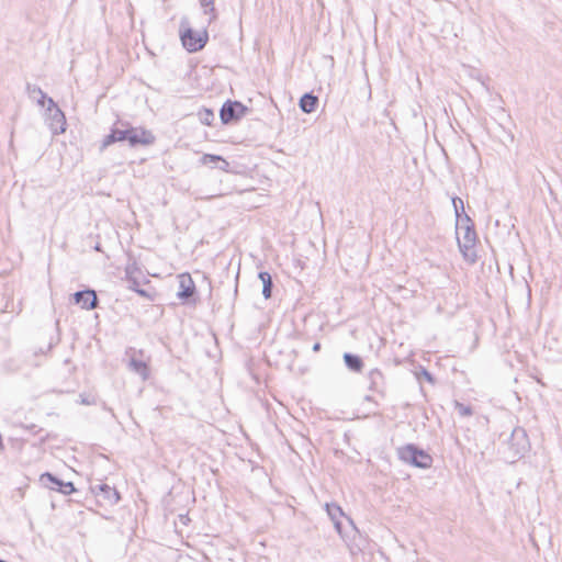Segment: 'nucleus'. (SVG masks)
<instances>
[{"mask_svg":"<svg viewBox=\"0 0 562 562\" xmlns=\"http://www.w3.org/2000/svg\"><path fill=\"white\" fill-rule=\"evenodd\" d=\"M72 299L75 304L80 305L85 310H94L99 303L95 291L91 289L77 291L72 294Z\"/></svg>","mask_w":562,"mask_h":562,"instance_id":"13","label":"nucleus"},{"mask_svg":"<svg viewBox=\"0 0 562 562\" xmlns=\"http://www.w3.org/2000/svg\"><path fill=\"white\" fill-rule=\"evenodd\" d=\"M126 142L131 147L148 146L154 144V134L144 127H135L128 123Z\"/></svg>","mask_w":562,"mask_h":562,"instance_id":"8","label":"nucleus"},{"mask_svg":"<svg viewBox=\"0 0 562 562\" xmlns=\"http://www.w3.org/2000/svg\"><path fill=\"white\" fill-rule=\"evenodd\" d=\"M248 108L239 101L227 100L220 110L221 122L225 125L238 122L246 115Z\"/></svg>","mask_w":562,"mask_h":562,"instance_id":"5","label":"nucleus"},{"mask_svg":"<svg viewBox=\"0 0 562 562\" xmlns=\"http://www.w3.org/2000/svg\"><path fill=\"white\" fill-rule=\"evenodd\" d=\"M507 449V458L514 462L517 458L522 457L530 448V442L526 430L516 427L512 430L510 436L505 441Z\"/></svg>","mask_w":562,"mask_h":562,"instance_id":"2","label":"nucleus"},{"mask_svg":"<svg viewBox=\"0 0 562 562\" xmlns=\"http://www.w3.org/2000/svg\"><path fill=\"white\" fill-rule=\"evenodd\" d=\"M369 390L382 397L385 396V380L383 373L379 369H372L368 375Z\"/></svg>","mask_w":562,"mask_h":562,"instance_id":"14","label":"nucleus"},{"mask_svg":"<svg viewBox=\"0 0 562 562\" xmlns=\"http://www.w3.org/2000/svg\"><path fill=\"white\" fill-rule=\"evenodd\" d=\"M416 376L418 380H420V378H424L429 383H431V384L435 383V379H434L432 374L429 371H427L425 368H420V371L416 372Z\"/></svg>","mask_w":562,"mask_h":562,"instance_id":"28","label":"nucleus"},{"mask_svg":"<svg viewBox=\"0 0 562 562\" xmlns=\"http://www.w3.org/2000/svg\"><path fill=\"white\" fill-rule=\"evenodd\" d=\"M321 348H322V345H321L319 342H315V344L313 345V347H312V349H313V351H314V352L319 351V350H321Z\"/></svg>","mask_w":562,"mask_h":562,"instance_id":"31","label":"nucleus"},{"mask_svg":"<svg viewBox=\"0 0 562 562\" xmlns=\"http://www.w3.org/2000/svg\"><path fill=\"white\" fill-rule=\"evenodd\" d=\"M344 362L346 367L352 372H361L363 369V360L358 355L345 352Z\"/></svg>","mask_w":562,"mask_h":562,"instance_id":"19","label":"nucleus"},{"mask_svg":"<svg viewBox=\"0 0 562 562\" xmlns=\"http://www.w3.org/2000/svg\"><path fill=\"white\" fill-rule=\"evenodd\" d=\"M400 459L416 468L427 469L431 467L432 458L425 450L413 443L398 449Z\"/></svg>","mask_w":562,"mask_h":562,"instance_id":"3","label":"nucleus"},{"mask_svg":"<svg viewBox=\"0 0 562 562\" xmlns=\"http://www.w3.org/2000/svg\"><path fill=\"white\" fill-rule=\"evenodd\" d=\"M127 126L128 122L117 121L114 126L111 128L110 134H108L101 144L100 150H104L110 145L117 142H126L127 137Z\"/></svg>","mask_w":562,"mask_h":562,"instance_id":"12","label":"nucleus"},{"mask_svg":"<svg viewBox=\"0 0 562 562\" xmlns=\"http://www.w3.org/2000/svg\"><path fill=\"white\" fill-rule=\"evenodd\" d=\"M5 367L11 371H19L22 369V366L16 363L14 359H9L5 363Z\"/></svg>","mask_w":562,"mask_h":562,"instance_id":"29","label":"nucleus"},{"mask_svg":"<svg viewBox=\"0 0 562 562\" xmlns=\"http://www.w3.org/2000/svg\"><path fill=\"white\" fill-rule=\"evenodd\" d=\"M462 231V237H459V234H457V240L460 252L462 254L464 260H467L470 263H474L477 258L475 251V244L477 240L476 232L474 227L469 226H467L465 229Z\"/></svg>","mask_w":562,"mask_h":562,"instance_id":"4","label":"nucleus"},{"mask_svg":"<svg viewBox=\"0 0 562 562\" xmlns=\"http://www.w3.org/2000/svg\"><path fill=\"white\" fill-rule=\"evenodd\" d=\"M467 226L474 227V224L471 217L464 212L456 220L457 234H459L460 231L465 229Z\"/></svg>","mask_w":562,"mask_h":562,"instance_id":"25","label":"nucleus"},{"mask_svg":"<svg viewBox=\"0 0 562 562\" xmlns=\"http://www.w3.org/2000/svg\"><path fill=\"white\" fill-rule=\"evenodd\" d=\"M46 112L50 121L49 126L53 131V134L64 133L66 131V117L64 112L58 108L53 99H48Z\"/></svg>","mask_w":562,"mask_h":562,"instance_id":"10","label":"nucleus"},{"mask_svg":"<svg viewBox=\"0 0 562 562\" xmlns=\"http://www.w3.org/2000/svg\"><path fill=\"white\" fill-rule=\"evenodd\" d=\"M201 164L206 166L215 165L220 170L227 171L229 164L220 155L204 154Z\"/></svg>","mask_w":562,"mask_h":562,"instance_id":"17","label":"nucleus"},{"mask_svg":"<svg viewBox=\"0 0 562 562\" xmlns=\"http://www.w3.org/2000/svg\"><path fill=\"white\" fill-rule=\"evenodd\" d=\"M180 40L188 52L196 53L205 47L209 41V33L205 29L200 32L194 31L190 26L188 19L183 18L180 21Z\"/></svg>","mask_w":562,"mask_h":562,"instance_id":"1","label":"nucleus"},{"mask_svg":"<svg viewBox=\"0 0 562 562\" xmlns=\"http://www.w3.org/2000/svg\"><path fill=\"white\" fill-rule=\"evenodd\" d=\"M136 272H140V271L135 265H130L126 267L125 274H126L127 282L130 283L128 286H134V288L139 286L140 283L138 281V279L135 277Z\"/></svg>","mask_w":562,"mask_h":562,"instance_id":"23","label":"nucleus"},{"mask_svg":"<svg viewBox=\"0 0 562 562\" xmlns=\"http://www.w3.org/2000/svg\"><path fill=\"white\" fill-rule=\"evenodd\" d=\"M317 105L318 98L314 95L312 92L304 93L299 101V106L304 113L314 112Z\"/></svg>","mask_w":562,"mask_h":562,"instance_id":"16","label":"nucleus"},{"mask_svg":"<svg viewBox=\"0 0 562 562\" xmlns=\"http://www.w3.org/2000/svg\"><path fill=\"white\" fill-rule=\"evenodd\" d=\"M326 512L331 519L336 530L341 532V521L340 517L344 516V512L340 506L337 504H326Z\"/></svg>","mask_w":562,"mask_h":562,"instance_id":"18","label":"nucleus"},{"mask_svg":"<svg viewBox=\"0 0 562 562\" xmlns=\"http://www.w3.org/2000/svg\"><path fill=\"white\" fill-rule=\"evenodd\" d=\"M179 290L177 296L184 304H195L198 293L195 284L189 273H182L179 277Z\"/></svg>","mask_w":562,"mask_h":562,"instance_id":"7","label":"nucleus"},{"mask_svg":"<svg viewBox=\"0 0 562 562\" xmlns=\"http://www.w3.org/2000/svg\"><path fill=\"white\" fill-rule=\"evenodd\" d=\"M364 401L374 402V404L378 405V403L373 400V397L371 395L364 396Z\"/></svg>","mask_w":562,"mask_h":562,"instance_id":"32","label":"nucleus"},{"mask_svg":"<svg viewBox=\"0 0 562 562\" xmlns=\"http://www.w3.org/2000/svg\"><path fill=\"white\" fill-rule=\"evenodd\" d=\"M128 367L132 371L139 374L143 378V380H146L149 375V369L146 362L143 361L142 359L135 358L134 356L131 357Z\"/></svg>","mask_w":562,"mask_h":562,"instance_id":"20","label":"nucleus"},{"mask_svg":"<svg viewBox=\"0 0 562 562\" xmlns=\"http://www.w3.org/2000/svg\"><path fill=\"white\" fill-rule=\"evenodd\" d=\"M452 205L454 209L456 220H457L458 216H461V214H463L465 212L462 199H460L458 196L452 198Z\"/></svg>","mask_w":562,"mask_h":562,"instance_id":"26","label":"nucleus"},{"mask_svg":"<svg viewBox=\"0 0 562 562\" xmlns=\"http://www.w3.org/2000/svg\"><path fill=\"white\" fill-rule=\"evenodd\" d=\"M258 277H259L260 281L262 282V295L266 300H268L272 295V289H273L272 277L267 271H260Z\"/></svg>","mask_w":562,"mask_h":562,"instance_id":"21","label":"nucleus"},{"mask_svg":"<svg viewBox=\"0 0 562 562\" xmlns=\"http://www.w3.org/2000/svg\"><path fill=\"white\" fill-rule=\"evenodd\" d=\"M198 116H199L200 122L207 126H211L215 119V114H214L213 110L206 109V108H203L202 110H200L198 113Z\"/></svg>","mask_w":562,"mask_h":562,"instance_id":"24","label":"nucleus"},{"mask_svg":"<svg viewBox=\"0 0 562 562\" xmlns=\"http://www.w3.org/2000/svg\"><path fill=\"white\" fill-rule=\"evenodd\" d=\"M53 348V342L49 341L44 345H33L22 351V361L29 367H38L41 363L38 357L45 356Z\"/></svg>","mask_w":562,"mask_h":562,"instance_id":"11","label":"nucleus"},{"mask_svg":"<svg viewBox=\"0 0 562 562\" xmlns=\"http://www.w3.org/2000/svg\"><path fill=\"white\" fill-rule=\"evenodd\" d=\"M26 93L31 99L36 100L40 106H45V103L48 104V99H52L38 86L30 82L26 83Z\"/></svg>","mask_w":562,"mask_h":562,"instance_id":"15","label":"nucleus"},{"mask_svg":"<svg viewBox=\"0 0 562 562\" xmlns=\"http://www.w3.org/2000/svg\"><path fill=\"white\" fill-rule=\"evenodd\" d=\"M199 2L204 9V14H210L209 24H211L217 18L214 0H199Z\"/></svg>","mask_w":562,"mask_h":562,"instance_id":"22","label":"nucleus"},{"mask_svg":"<svg viewBox=\"0 0 562 562\" xmlns=\"http://www.w3.org/2000/svg\"><path fill=\"white\" fill-rule=\"evenodd\" d=\"M456 408L458 409L459 414L461 416H471L473 414V411L471 406H467L464 404H461L459 402L456 403Z\"/></svg>","mask_w":562,"mask_h":562,"instance_id":"27","label":"nucleus"},{"mask_svg":"<svg viewBox=\"0 0 562 562\" xmlns=\"http://www.w3.org/2000/svg\"><path fill=\"white\" fill-rule=\"evenodd\" d=\"M40 482L43 486L64 495H70L76 492V487L72 482H65L50 472L43 473L40 476Z\"/></svg>","mask_w":562,"mask_h":562,"instance_id":"9","label":"nucleus"},{"mask_svg":"<svg viewBox=\"0 0 562 562\" xmlns=\"http://www.w3.org/2000/svg\"><path fill=\"white\" fill-rule=\"evenodd\" d=\"M90 490L97 497L98 503L104 506H114L121 499L117 490L105 483L91 484Z\"/></svg>","mask_w":562,"mask_h":562,"instance_id":"6","label":"nucleus"},{"mask_svg":"<svg viewBox=\"0 0 562 562\" xmlns=\"http://www.w3.org/2000/svg\"><path fill=\"white\" fill-rule=\"evenodd\" d=\"M128 289L135 291L137 294H139L140 296L143 297H147L149 299L150 295L148 294V292L144 289H140L139 286L138 288H134V286H128Z\"/></svg>","mask_w":562,"mask_h":562,"instance_id":"30","label":"nucleus"}]
</instances>
